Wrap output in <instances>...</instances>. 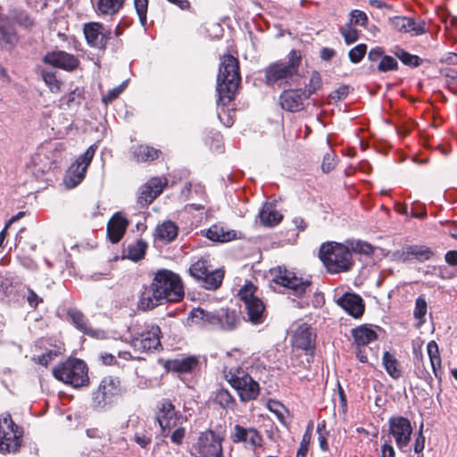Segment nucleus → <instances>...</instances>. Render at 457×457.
<instances>
[{
    "label": "nucleus",
    "instance_id": "obj_1",
    "mask_svg": "<svg viewBox=\"0 0 457 457\" xmlns=\"http://www.w3.org/2000/svg\"><path fill=\"white\" fill-rule=\"evenodd\" d=\"M241 82L238 59H224L220 65L217 92L218 99V117L220 120L228 128L234 123V110L225 108L235 97Z\"/></svg>",
    "mask_w": 457,
    "mask_h": 457
},
{
    "label": "nucleus",
    "instance_id": "obj_2",
    "mask_svg": "<svg viewBox=\"0 0 457 457\" xmlns=\"http://www.w3.org/2000/svg\"><path fill=\"white\" fill-rule=\"evenodd\" d=\"M240 355L238 350L227 353L224 361V378L237 391L240 401L246 403L254 400L260 393V386L245 370L240 367L232 366V357Z\"/></svg>",
    "mask_w": 457,
    "mask_h": 457
},
{
    "label": "nucleus",
    "instance_id": "obj_3",
    "mask_svg": "<svg viewBox=\"0 0 457 457\" xmlns=\"http://www.w3.org/2000/svg\"><path fill=\"white\" fill-rule=\"evenodd\" d=\"M64 150L65 145L62 142L48 141L41 144L27 163L28 170L36 178H40L56 167Z\"/></svg>",
    "mask_w": 457,
    "mask_h": 457
},
{
    "label": "nucleus",
    "instance_id": "obj_4",
    "mask_svg": "<svg viewBox=\"0 0 457 457\" xmlns=\"http://www.w3.org/2000/svg\"><path fill=\"white\" fill-rule=\"evenodd\" d=\"M320 258L330 273L349 270L353 265L352 253L348 245L337 242H327L320 248Z\"/></svg>",
    "mask_w": 457,
    "mask_h": 457
},
{
    "label": "nucleus",
    "instance_id": "obj_5",
    "mask_svg": "<svg viewBox=\"0 0 457 457\" xmlns=\"http://www.w3.org/2000/svg\"><path fill=\"white\" fill-rule=\"evenodd\" d=\"M54 377L74 387L87 386L89 378L87 364L79 359L69 358L53 369Z\"/></svg>",
    "mask_w": 457,
    "mask_h": 457
},
{
    "label": "nucleus",
    "instance_id": "obj_6",
    "mask_svg": "<svg viewBox=\"0 0 457 457\" xmlns=\"http://www.w3.org/2000/svg\"><path fill=\"white\" fill-rule=\"evenodd\" d=\"M152 283L158 290V293L168 302H178L184 296L180 278L170 270H159Z\"/></svg>",
    "mask_w": 457,
    "mask_h": 457
},
{
    "label": "nucleus",
    "instance_id": "obj_7",
    "mask_svg": "<svg viewBox=\"0 0 457 457\" xmlns=\"http://www.w3.org/2000/svg\"><path fill=\"white\" fill-rule=\"evenodd\" d=\"M161 335L162 331L159 326L145 323L133 331L130 345L140 353L155 351L162 347Z\"/></svg>",
    "mask_w": 457,
    "mask_h": 457
},
{
    "label": "nucleus",
    "instance_id": "obj_8",
    "mask_svg": "<svg viewBox=\"0 0 457 457\" xmlns=\"http://www.w3.org/2000/svg\"><path fill=\"white\" fill-rule=\"evenodd\" d=\"M23 430L9 414L0 416V452L16 453L21 445Z\"/></svg>",
    "mask_w": 457,
    "mask_h": 457
},
{
    "label": "nucleus",
    "instance_id": "obj_9",
    "mask_svg": "<svg viewBox=\"0 0 457 457\" xmlns=\"http://www.w3.org/2000/svg\"><path fill=\"white\" fill-rule=\"evenodd\" d=\"M257 287L250 281L246 282L238 292V296L245 303L249 320L259 324L264 320L265 306L262 301L255 295Z\"/></svg>",
    "mask_w": 457,
    "mask_h": 457
},
{
    "label": "nucleus",
    "instance_id": "obj_10",
    "mask_svg": "<svg viewBox=\"0 0 457 457\" xmlns=\"http://www.w3.org/2000/svg\"><path fill=\"white\" fill-rule=\"evenodd\" d=\"M188 272L192 278L202 284V287L214 290L220 287L224 278V271L222 270H209L207 260L201 258L195 262L191 264Z\"/></svg>",
    "mask_w": 457,
    "mask_h": 457
},
{
    "label": "nucleus",
    "instance_id": "obj_11",
    "mask_svg": "<svg viewBox=\"0 0 457 457\" xmlns=\"http://www.w3.org/2000/svg\"><path fill=\"white\" fill-rule=\"evenodd\" d=\"M97 146L90 145L84 154H80L76 161L68 169L64 183L67 187L73 188L77 187L85 178L87 167L90 165Z\"/></svg>",
    "mask_w": 457,
    "mask_h": 457
},
{
    "label": "nucleus",
    "instance_id": "obj_12",
    "mask_svg": "<svg viewBox=\"0 0 457 457\" xmlns=\"http://www.w3.org/2000/svg\"><path fill=\"white\" fill-rule=\"evenodd\" d=\"M272 281L278 285L287 287L296 296H302L311 286L308 279L298 278L295 274L281 266L270 270Z\"/></svg>",
    "mask_w": 457,
    "mask_h": 457
},
{
    "label": "nucleus",
    "instance_id": "obj_13",
    "mask_svg": "<svg viewBox=\"0 0 457 457\" xmlns=\"http://www.w3.org/2000/svg\"><path fill=\"white\" fill-rule=\"evenodd\" d=\"M191 454L194 457H223L220 437L212 430L201 433L192 446Z\"/></svg>",
    "mask_w": 457,
    "mask_h": 457
},
{
    "label": "nucleus",
    "instance_id": "obj_14",
    "mask_svg": "<svg viewBox=\"0 0 457 457\" xmlns=\"http://www.w3.org/2000/svg\"><path fill=\"white\" fill-rule=\"evenodd\" d=\"M301 59H289L287 62H278L270 65L266 71L268 84L282 83L293 80L297 76Z\"/></svg>",
    "mask_w": 457,
    "mask_h": 457
},
{
    "label": "nucleus",
    "instance_id": "obj_15",
    "mask_svg": "<svg viewBox=\"0 0 457 457\" xmlns=\"http://www.w3.org/2000/svg\"><path fill=\"white\" fill-rule=\"evenodd\" d=\"M156 420L162 430L168 433L184 422V418L177 413L174 405L166 399L157 405Z\"/></svg>",
    "mask_w": 457,
    "mask_h": 457
},
{
    "label": "nucleus",
    "instance_id": "obj_16",
    "mask_svg": "<svg viewBox=\"0 0 457 457\" xmlns=\"http://www.w3.org/2000/svg\"><path fill=\"white\" fill-rule=\"evenodd\" d=\"M389 434L394 437L397 447L403 451L411 440L412 427L408 419L393 417L389 420Z\"/></svg>",
    "mask_w": 457,
    "mask_h": 457
},
{
    "label": "nucleus",
    "instance_id": "obj_17",
    "mask_svg": "<svg viewBox=\"0 0 457 457\" xmlns=\"http://www.w3.org/2000/svg\"><path fill=\"white\" fill-rule=\"evenodd\" d=\"M83 32L87 44L98 49L105 48L112 34L110 29L99 22L86 23Z\"/></svg>",
    "mask_w": 457,
    "mask_h": 457
},
{
    "label": "nucleus",
    "instance_id": "obj_18",
    "mask_svg": "<svg viewBox=\"0 0 457 457\" xmlns=\"http://www.w3.org/2000/svg\"><path fill=\"white\" fill-rule=\"evenodd\" d=\"M167 184L168 180L165 178H152L140 187L137 203L143 207L148 206L162 194Z\"/></svg>",
    "mask_w": 457,
    "mask_h": 457
},
{
    "label": "nucleus",
    "instance_id": "obj_19",
    "mask_svg": "<svg viewBox=\"0 0 457 457\" xmlns=\"http://www.w3.org/2000/svg\"><path fill=\"white\" fill-rule=\"evenodd\" d=\"M230 438L233 443H242L246 447L256 449L262 444V436L260 432L253 428H244L236 425L231 432Z\"/></svg>",
    "mask_w": 457,
    "mask_h": 457
},
{
    "label": "nucleus",
    "instance_id": "obj_20",
    "mask_svg": "<svg viewBox=\"0 0 457 457\" xmlns=\"http://www.w3.org/2000/svg\"><path fill=\"white\" fill-rule=\"evenodd\" d=\"M308 98L306 90H286L279 97L280 106L288 112H298L304 106V101Z\"/></svg>",
    "mask_w": 457,
    "mask_h": 457
},
{
    "label": "nucleus",
    "instance_id": "obj_21",
    "mask_svg": "<svg viewBox=\"0 0 457 457\" xmlns=\"http://www.w3.org/2000/svg\"><path fill=\"white\" fill-rule=\"evenodd\" d=\"M316 334L313 329L306 323H303L295 330L292 344L296 348L308 351L313 349Z\"/></svg>",
    "mask_w": 457,
    "mask_h": 457
},
{
    "label": "nucleus",
    "instance_id": "obj_22",
    "mask_svg": "<svg viewBox=\"0 0 457 457\" xmlns=\"http://www.w3.org/2000/svg\"><path fill=\"white\" fill-rule=\"evenodd\" d=\"M205 237L218 243H227L239 237L238 232L229 228L223 223H215L212 225L205 232Z\"/></svg>",
    "mask_w": 457,
    "mask_h": 457
},
{
    "label": "nucleus",
    "instance_id": "obj_23",
    "mask_svg": "<svg viewBox=\"0 0 457 457\" xmlns=\"http://www.w3.org/2000/svg\"><path fill=\"white\" fill-rule=\"evenodd\" d=\"M337 304L347 313L354 318H359L363 314L364 303L361 296L345 293L337 300Z\"/></svg>",
    "mask_w": 457,
    "mask_h": 457
},
{
    "label": "nucleus",
    "instance_id": "obj_24",
    "mask_svg": "<svg viewBox=\"0 0 457 457\" xmlns=\"http://www.w3.org/2000/svg\"><path fill=\"white\" fill-rule=\"evenodd\" d=\"M129 220L120 212L115 213L107 224V235L112 243H118L123 237Z\"/></svg>",
    "mask_w": 457,
    "mask_h": 457
},
{
    "label": "nucleus",
    "instance_id": "obj_25",
    "mask_svg": "<svg viewBox=\"0 0 457 457\" xmlns=\"http://www.w3.org/2000/svg\"><path fill=\"white\" fill-rule=\"evenodd\" d=\"M215 315L217 320L214 321V326L226 331L236 329L241 322V318L236 310L221 309Z\"/></svg>",
    "mask_w": 457,
    "mask_h": 457
},
{
    "label": "nucleus",
    "instance_id": "obj_26",
    "mask_svg": "<svg viewBox=\"0 0 457 457\" xmlns=\"http://www.w3.org/2000/svg\"><path fill=\"white\" fill-rule=\"evenodd\" d=\"M393 25L400 32L411 33L415 36L426 31V23L423 21H415L407 17H395L393 20Z\"/></svg>",
    "mask_w": 457,
    "mask_h": 457
},
{
    "label": "nucleus",
    "instance_id": "obj_27",
    "mask_svg": "<svg viewBox=\"0 0 457 457\" xmlns=\"http://www.w3.org/2000/svg\"><path fill=\"white\" fill-rule=\"evenodd\" d=\"M198 365V360L195 356H187L183 358H176L166 361L165 369L168 371L176 373L192 372Z\"/></svg>",
    "mask_w": 457,
    "mask_h": 457
},
{
    "label": "nucleus",
    "instance_id": "obj_28",
    "mask_svg": "<svg viewBox=\"0 0 457 457\" xmlns=\"http://www.w3.org/2000/svg\"><path fill=\"white\" fill-rule=\"evenodd\" d=\"M98 393L102 395L104 402L110 401L121 393L120 379L112 376L104 378L99 385Z\"/></svg>",
    "mask_w": 457,
    "mask_h": 457
},
{
    "label": "nucleus",
    "instance_id": "obj_29",
    "mask_svg": "<svg viewBox=\"0 0 457 457\" xmlns=\"http://www.w3.org/2000/svg\"><path fill=\"white\" fill-rule=\"evenodd\" d=\"M162 300H164V298L158 293V290L152 283L151 286L145 287L142 292L138 307L143 311L152 310L161 304Z\"/></svg>",
    "mask_w": 457,
    "mask_h": 457
},
{
    "label": "nucleus",
    "instance_id": "obj_30",
    "mask_svg": "<svg viewBox=\"0 0 457 457\" xmlns=\"http://www.w3.org/2000/svg\"><path fill=\"white\" fill-rule=\"evenodd\" d=\"M17 42L18 37L12 24L5 19H0V48L10 50Z\"/></svg>",
    "mask_w": 457,
    "mask_h": 457
},
{
    "label": "nucleus",
    "instance_id": "obj_31",
    "mask_svg": "<svg viewBox=\"0 0 457 457\" xmlns=\"http://www.w3.org/2000/svg\"><path fill=\"white\" fill-rule=\"evenodd\" d=\"M215 320H217L215 314L206 312L204 309L197 308L191 311L187 319V323L190 326L205 327L214 326Z\"/></svg>",
    "mask_w": 457,
    "mask_h": 457
},
{
    "label": "nucleus",
    "instance_id": "obj_32",
    "mask_svg": "<svg viewBox=\"0 0 457 457\" xmlns=\"http://www.w3.org/2000/svg\"><path fill=\"white\" fill-rule=\"evenodd\" d=\"M178 233V226L173 221L166 220L156 227L154 237L163 243H170L177 237Z\"/></svg>",
    "mask_w": 457,
    "mask_h": 457
},
{
    "label": "nucleus",
    "instance_id": "obj_33",
    "mask_svg": "<svg viewBox=\"0 0 457 457\" xmlns=\"http://www.w3.org/2000/svg\"><path fill=\"white\" fill-rule=\"evenodd\" d=\"M261 223L265 227H273L278 225L283 219V215L270 203H266L260 213Z\"/></svg>",
    "mask_w": 457,
    "mask_h": 457
},
{
    "label": "nucleus",
    "instance_id": "obj_34",
    "mask_svg": "<svg viewBox=\"0 0 457 457\" xmlns=\"http://www.w3.org/2000/svg\"><path fill=\"white\" fill-rule=\"evenodd\" d=\"M127 0H96V10L102 15L113 16L124 6Z\"/></svg>",
    "mask_w": 457,
    "mask_h": 457
},
{
    "label": "nucleus",
    "instance_id": "obj_35",
    "mask_svg": "<svg viewBox=\"0 0 457 457\" xmlns=\"http://www.w3.org/2000/svg\"><path fill=\"white\" fill-rule=\"evenodd\" d=\"M427 351L430 361V365L435 377L441 379L442 377V361L438 345L435 341L428 342Z\"/></svg>",
    "mask_w": 457,
    "mask_h": 457
},
{
    "label": "nucleus",
    "instance_id": "obj_36",
    "mask_svg": "<svg viewBox=\"0 0 457 457\" xmlns=\"http://www.w3.org/2000/svg\"><path fill=\"white\" fill-rule=\"evenodd\" d=\"M68 317L71 323L81 332L87 335H93L94 330L91 328L88 320L78 309L71 308L68 311Z\"/></svg>",
    "mask_w": 457,
    "mask_h": 457
},
{
    "label": "nucleus",
    "instance_id": "obj_37",
    "mask_svg": "<svg viewBox=\"0 0 457 457\" xmlns=\"http://www.w3.org/2000/svg\"><path fill=\"white\" fill-rule=\"evenodd\" d=\"M132 153L134 158L138 162L154 161L157 159L161 154L160 150L146 145H139L135 146Z\"/></svg>",
    "mask_w": 457,
    "mask_h": 457
},
{
    "label": "nucleus",
    "instance_id": "obj_38",
    "mask_svg": "<svg viewBox=\"0 0 457 457\" xmlns=\"http://www.w3.org/2000/svg\"><path fill=\"white\" fill-rule=\"evenodd\" d=\"M354 342L358 346H364L377 339L378 336L374 329L361 326L353 330Z\"/></svg>",
    "mask_w": 457,
    "mask_h": 457
},
{
    "label": "nucleus",
    "instance_id": "obj_39",
    "mask_svg": "<svg viewBox=\"0 0 457 457\" xmlns=\"http://www.w3.org/2000/svg\"><path fill=\"white\" fill-rule=\"evenodd\" d=\"M404 253L407 259H415L420 262L429 260L433 255L431 249L424 245L408 246Z\"/></svg>",
    "mask_w": 457,
    "mask_h": 457
},
{
    "label": "nucleus",
    "instance_id": "obj_40",
    "mask_svg": "<svg viewBox=\"0 0 457 457\" xmlns=\"http://www.w3.org/2000/svg\"><path fill=\"white\" fill-rule=\"evenodd\" d=\"M146 248L147 244L144 240L138 239L127 246L126 256L134 262L139 261L144 258Z\"/></svg>",
    "mask_w": 457,
    "mask_h": 457
},
{
    "label": "nucleus",
    "instance_id": "obj_41",
    "mask_svg": "<svg viewBox=\"0 0 457 457\" xmlns=\"http://www.w3.org/2000/svg\"><path fill=\"white\" fill-rule=\"evenodd\" d=\"M383 365L387 374L393 378H398L402 376L398 360L389 352H385L383 354Z\"/></svg>",
    "mask_w": 457,
    "mask_h": 457
},
{
    "label": "nucleus",
    "instance_id": "obj_42",
    "mask_svg": "<svg viewBox=\"0 0 457 457\" xmlns=\"http://www.w3.org/2000/svg\"><path fill=\"white\" fill-rule=\"evenodd\" d=\"M44 61L52 69L59 68L68 71H73L79 66V59H44Z\"/></svg>",
    "mask_w": 457,
    "mask_h": 457
},
{
    "label": "nucleus",
    "instance_id": "obj_43",
    "mask_svg": "<svg viewBox=\"0 0 457 457\" xmlns=\"http://www.w3.org/2000/svg\"><path fill=\"white\" fill-rule=\"evenodd\" d=\"M350 252L371 255L374 253V247L368 242L361 240H349L346 242Z\"/></svg>",
    "mask_w": 457,
    "mask_h": 457
},
{
    "label": "nucleus",
    "instance_id": "obj_44",
    "mask_svg": "<svg viewBox=\"0 0 457 457\" xmlns=\"http://www.w3.org/2000/svg\"><path fill=\"white\" fill-rule=\"evenodd\" d=\"M215 402L224 409L234 410L237 403L227 389H220L216 393Z\"/></svg>",
    "mask_w": 457,
    "mask_h": 457
},
{
    "label": "nucleus",
    "instance_id": "obj_45",
    "mask_svg": "<svg viewBox=\"0 0 457 457\" xmlns=\"http://www.w3.org/2000/svg\"><path fill=\"white\" fill-rule=\"evenodd\" d=\"M428 312V303L423 296H419L415 302V308L413 311V316L419 320V325L425 323V316Z\"/></svg>",
    "mask_w": 457,
    "mask_h": 457
},
{
    "label": "nucleus",
    "instance_id": "obj_46",
    "mask_svg": "<svg viewBox=\"0 0 457 457\" xmlns=\"http://www.w3.org/2000/svg\"><path fill=\"white\" fill-rule=\"evenodd\" d=\"M41 74L43 80L53 93H57L61 90V81L56 79L54 71L52 70H43Z\"/></svg>",
    "mask_w": 457,
    "mask_h": 457
},
{
    "label": "nucleus",
    "instance_id": "obj_47",
    "mask_svg": "<svg viewBox=\"0 0 457 457\" xmlns=\"http://www.w3.org/2000/svg\"><path fill=\"white\" fill-rule=\"evenodd\" d=\"M82 98V92L79 88L74 89L66 96L61 98V104L66 105L68 108L78 106Z\"/></svg>",
    "mask_w": 457,
    "mask_h": 457
},
{
    "label": "nucleus",
    "instance_id": "obj_48",
    "mask_svg": "<svg viewBox=\"0 0 457 457\" xmlns=\"http://www.w3.org/2000/svg\"><path fill=\"white\" fill-rule=\"evenodd\" d=\"M134 6L142 26L146 25L148 0H134Z\"/></svg>",
    "mask_w": 457,
    "mask_h": 457
},
{
    "label": "nucleus",
    "instance_id": "obj_49",
    "mask_svg": "<svg viewBox=\"0 0 457 457\" xmlns=\"http://www.w3.org/2000/svg\"><path fill=\"white\" fill-rule=\"evenodd\" d=\"M340 32L347 44L355 42L359 37V31L352 24H345L341 27Z\"/></svg>",
    "mask_w": 457,
    "mask_h": 457
},
{
    "label": "nucleus",
    "instance_id": "obj_50",
    "mask_svg": "<svg viewBox=\"0 0 457 457\" xmlns=\"http://www.w3.org/2000/svg\"><path fill=\"white\" fill-rule=\"evenodd\" d=\"M322 87L321 77L318 71H313L312 73L309 84L307 86V96L308 97L319 91Z\"/></svg>",
    "mask_w": 457,
    "mask_h": 457
},
{
    "label": "nucleus",
    "instance_id": "obj_51",
    "mask_svg": "<svg viewBox=\"0 0 457 457\" xmlns=\"http://www.w3.org/2000/svg\"><path fill=\"white\" fill-rule=\"evenodd\" d=\"M368 21L366 13L360 10H353L351 12V19L349 24L365 27Z\"/></svg>",
    "mask_w": 457,
    "mask_h": 457
},
{
    "label": "nucleus",
    "instance_id": "obj_52",
    "mask_svg": "<svg viewBox=\"0 0 457 457\" xmlns=\"http://www.w3.org/2000/svg\"><path fill=\"white\" fill-rule=\"evenodd\" d=\"M445 30L449 37L453 38L457 42V19L452 18L445 23ZM454 57H457V53H453Z\"/></svg>",
    "mask_w": 457,
    "mask_h": 457
},
{
    "label": "nucleus",
    "instance_id": "obj_53",
    "mask_svg": "<svg viewBox=\"0 0 457 457\" xmlns=\"http://www.w3.org/2000/svg\"><path fill=\"white\" fill-rule=\"evenodd\" d=\"M125 87L126 83L124 82L122 85L109 90L107 95L103 96V102L108 104L115 100L124 90Z\"/></svg>",
    "mask_w": 457,
    "mask_h": 457
},
{
    "label": "nucleus",
    "instance_id": "obj_54",
    "mask_svg": "<svg viewBox=\"0 0 457 457\" xmlns=\"http://www.w3.org/2000/svg\"><path fill=\"white\" fill-rule=\"evenodd\" d=\"M378 68L383 72L395 70L397 68L396 59H380Z\"/></svg>",
    "mask_w": 457,
    "mask_h": 457
},
{
    "label": "nucleus",
    "instance_id": "obj_55",
    "mask_svg": "<svg viewBox=\"0 0 457 457\" xmlns=\"http://www.w3.org/2000/svg\"><path fill=\"white\" fill-rule=\"evenodd\" d=\"M57 356L56 352L54 351H49L37 358H33V360L42 365L46 367L55 357Z\"/></svg>",
    "mask_w": 457,
    "mask_h": 457
},
{
    "label": "nucleus",
    "instance_id": "obj_56",
    "mask_svg": "<svg viewBox=\"0 0 457 457\" xmlns=\"http://www.w3.org/2000/svg\"><path fill=\"white\" fill-rule=\"evenodd\" d=\"M134 441L142 448H146L152 443V437L146 434L136 433Z\"/></svg>",
    "mask_w": 457,
    "mask_h": 457
},
{
    "label": "nucleus",
    "instance_id": "obj_57",
    "mask_svg": "<svg viewBox=\"0 0 457 457\" xmlns=\"http://www.w3.org/2000/svg\"><path fill=\"white\" fill-rule=\"evenodd\" d=\"M311 438H312V433L309 430H307L303 436V438H302V441L300 444V447H299L297 453H299L300 454L307 455L308 447H309V445L311 442Z\"/></svg>",
    "mask_w": 457,
    "mask_h": 457
},
{
    "label": "nucleus",
    "instance_id": "obj_58",
    "mask_svg": "<svg viewBox=\"0 0 457 457\" xmlns=\"http://www.w3.org/2000/svg\"><path fill=\"white\" fill-rule=\"evenodd\" d=\"M174 431L171 434V441L174 444L180 445L182 443L183 438L185 437V428L182 425H179L177 428H173Z\"/></svg>",
    "mask_w": 457,
    "mask_h": 457
},
{
    "label": "nucleus",
    "instance_id": "obj_59",
    "mask_svg": "<svg viewBox=\"0 0 457 457\" xmlns=\"http://www.w3.org/2000/svg\"><path fill=\"white\" fill-rule=\"evenodd\" d=\"M335 165H336V162H335L334 156L331 155L330 154H327L324 156L323 162L321 164V168H322L323 171L329 172L330 170H332L334 169Z\"/></svg>",
    "mask_w": 457,
    "mask_h": 457
},
{
    "label": "nucleus",
    "instance_id": "obj_60",
    "mask_svg": "<svg viewBox=\"0 0 457 457\" xmlns=\"http://www.w3.org/2000/svg\"><path fill=\"white\" fill-rule=\"evenodd\" d=\"M27 301L30 307L37 308V305L43 302L42 298H40L32 289L28 288V295Z\"/></svg>",
    "mask_w": 457,
    "mask_h": 457
},
{
    "label": "nucleus",
    "instance_id": "obj_61",
    "mask_svg": "<svg viewBox=\"0 0 457 457\" xmlns=\"http://www.w3.org/2000/svg\"><path fill=\"white\" fill-rule=\"evenodd\" d=\"M367 53V46L360 44L349 52V57H364Z\"/></svg>",
    "mask_w": 457,
    "mask_h": 457
},
{
    "label": "nucleus",
    "instance_id": "obj_62",
    "mask_svg": "<svg viewBox=\"0 0 457 457\" xmlns=\"http://www.w3.org/2000/svg\"><path fill=\"white\" fill-rule=\"evenodd\" d=\"M58 37L62 38L63 41H67L68 49H74L75 51H78L80 46V43L73 37H66L64 34H58Z\"/></svg>",
    "mask_w": 457,
    "mask_h": 457
},
{
    "label": "nucleus",
    "instance_id": "obj_63",
    "mask_svg": "<svg viewBox=\"0 0 457 457\" xmlns=\"http://www.w3.org/2000/svg\"><path fill=\"white\" fill-rule=\"evenodd\" d=\"M268 408L270 411L274 412L279 420L283 419V414L280 411L282 406L276 401H270L268 403Z\"/></svg>",
    "mask_w": 457,
    "mask_h": 457
},
{
    "label": "nucleus",
    "instance_id": "obj_64",
    "mask_svg": "<svg viewBox=\"0 0 457 457\" xmlns=\"http://www.w3.org/2000/svg\"><path fill=\"white\" fill-rule=\"evenodd\" d=\"M380 457H395V453L393 446L389 444H384L381 448Z\"/></svg>",
    "mask_w": 457,
    "mask_h": 457
}]
</instances>
